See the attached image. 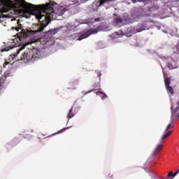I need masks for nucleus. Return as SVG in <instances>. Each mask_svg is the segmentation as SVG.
Listing matches in <instances>:
<instances>
[{
    "instance_id": "f257e3e1",
    "label": "nucleus",
    "mask_w": 179,
    "mask_h": 179,
    "mask_svg": "<svg viewBox=\"0 0 179 179\" xmlns=\"http://www.w3.org/2000/svg\"><path fill=\"white\" fill-rule=\"evenodd\" d=\"M68 1L69 2H72V3L59 6L55 1H50L45 4L34 5L35 6L34 10H31L25 9L24 10L27 12H37L38 9L42 12V13L36 15V19L39 21V24H34L32 25L33 30H24L22 29L20 22H18V27L16 28L17 31H19L17 34V38L10 39L7 44L1 48V51L3 52L21 46L17 50L15 54L10 55L8 57V59L13 61L20 54V51H23L26 48V45H29V44L31 45V47L27 48L20 57V59L24 64L34 62V61H38L41 58H45L47 57V52L45 51L47 45H52L55 43L52 36H55L62 27L50 29L45 31L41 38H37V34L44 31V29L48 26V21L54 19V16H62L71 8L79 6V5L87 2L89 0ZM111 1L114 0H95L92 3V9L94 12H96L100 6H103L104 3H108Z\"/></svg>"
},
{
    "instance_id": "f03ea898",
    "label": "nucleus",
    "mask_w": 179,
    "mask_h": 179,
    "mask_svg": "<svg viewBox=\"0 0 179 179\" xmlns=\"http://www.w3.org/2000/svg\"><path fill=\"white\" fill-rule=\"evenodd\" d=\"M8 6H11L12 8L21 10H25V9L27 10H34L35 6L26 2L24 0H15V2L12 0H0V23L2 22V19H16L17 17V14H16L15 10H12L7 14H3L6 13V8Z\"/></svg>"
},
{
    "instance_id": "7ed1b4c3",
    "label": "nucleus",
    "mask_w": 179,
    "mask_h": 179,
    "mask_svg": "<svg viewBox=\"0 0 179 179\" xmlns=\"http://www.w3.org/2000/svg\"><path fill=\"white\" fill-rule=\"evenodd\" d=\"M150 54H155L157 55L159 58L162 59V64L165 65L169 69H177L179 68L178 60H179V41L177 45L173 48V54H175L174 58L170 56H162L159 55L155 50H148Z\"/></svg>"
},
{
    "instance_id": "20e7f679",
    "label": "nucleus",
    "mask_w": 179,
    "mask_h": 179,
    "mask_svg": "<svg viewBox=\"0 0 179 179\" xmlns=\"http://www.w3.org/2000/svg\"><path fill=\"white\" fill-rule=\"evenodd\" d=\"M152 26L157 27V30H160L163 27V24L159 22H154L152 20H143L140 22L136 27H130L127 28V33L129 34H136V33H141L145 30H149Z\"/></svg>"
},
{
    "instance_id": "39448f33",
    "label": "nucleus",
    "mask_w": 179,
    "mask_h": 179,
    "mask_svg": "<svg viewBox=\"0 0 179 179\" xmlns=\"http://www.w3.org/2000/svg\"><path fill=\"white\" fill-rule=\"evenodd\" d=\"M110 30H111V28L108 27V25H101L98 27L97 29L90 28L80 35L78 38V40L81 41V40L87 38V37L90 36H92V34H96V33H99V31H110Z\"/></svg>"
},
{
    "instance_id": "423d86ee",
    "label": "nucleus",
    "mask_w": 179,
    "mask_h": 179,
    "mask_svg": "<svg viewBox=\"0 0 179 179\" xmlns=\"http://www.w3.org/2000/svg\"><path fill=\"white\" fill-rule=\"evenodd\" d=\"M93 21H90L89 20H78L76 19V21L74 22V23H69L66 25V27L67 29V30H73V31H75V29H76V27H78V26L80 25V24H89V23H92Z\"/></svg>"
},
{
    "instance_id": "0eeeda50",
    "label": "nucleus",
    "mask_w": 179,
    "mask_h": 179,
    "mask_svg": "<svg viewBox=\"0 0 179 179\" xmlns=\"http://www.w3.org/2000/svg\"><path fill=\"white\" fill-rule=\"evenodd\" d=\"M142 12L143 10L141 7H134L131 14L132 19H134L135 22H136L137 19H141Z\"/></svg>"
},
{
    "instance_id": "6e6552de",
    "label": "nucleus",
    "mask_w": 179,
    "mask_h": 179,
    "mask_svg": "<svg viewBox=\"0 0 179 179\" xmlns=\"http://www.w3.org/2000/svg\"><path fill=\"white\" fill-rule=\"evenodd\" d=\"M8 76H10V73L9 71L5 72V75H3L0 77V92L5 87V80H6V78Z\"/></svg>"
},
{
    "instance_id": "1a4fd4ad",
    "label": "nucleus",
    "mask_w": 179,
    "mask_h": 179,
    "mask_svg": "<svg viewBox=\"0 0 179 179\" xmlns=\"http://www.w3.org/2000/svg\"><path fill=\"white\" fill-rule=\"evenodd\" d=\"M113 25L115 26V27L119 29V27L124 26V20L121 18V17L114 18Z\"/></svg>"
},
{
    "instance_id": "9d476101",
    "label": "nucleus",
    "mask_w": 179,
    "mask_h": 179,
    "mask_svg": "<svg viewBox=\"0 0 179 179\" xmlns=\"http://www.w3.org/2000/svg\"><path fill=\"white\" fill-rule=\"evenodd\" d=\"M123 34H124V32L122 31H118L114 32V34H110V37H111V38L117 41V38H118V37H122Z\"/></svg>"
},
{
    "instance_id": "9b49d317",
    "label": "nucleus",
    "mask_w": 179,
    "mask_h": 179,
    "mask_svg": "<svg viewBox=\"0 0 179 179\" xmlns=\"http://www.w3.org/2000/svg\"><path fill=\"white\" fill-rule=\"evenodd\" d=\"M170 128H171V123H170L169 124H168V126L166 127L165 131H164V134L163 135V136L162 137V141H163V139H166V138H169V136H170L171 131H169V130L170 129Z\"/></svg>"
},
{
    "instance_id": "f8f14e48",
    "label": "nucleus",
    "mask_w": 179,
    "mask_h": 179,
    "mask_svg": "<svg viewBox=\"0 0 179 179\" xmlns=\"http://www.w3.org/2000/svg\"><path fill=\"white\" fill-rule=\"evenodd\" d=\"M122 20L124 24H131L135 22L134 18H131L128 15H124Z\"/></svg>"
},
{
    "instance_id": "ddd939ff",
    "label": "nucleus",
    "mask_w": 179,
    "mask_h": 179,
    "mask_svg": "<svg viewBox=\"0 0 179 179\" xmlns=\"http://www.w3.org/2000/svg\"><path fill=\"white\" fill-rule=\"evenodd\" d=\"M73 107L72 106L71 109L69 110V113L67 115V118H68L67 124L69 122V120H71V118H73V117L76 115V113L73 112Z\"/></svg>"
},
{
    "instance_id": "4468645a",
    "label": "nucleus",
    "mask_w": 179,
    "mask_h": 179,
    "mask_svg": "<svg viewBox=\"0 0 179 179\" xmlns=\"http://www.w3.org/2000/svg\"><path fill=\"white\" fill-rule=\"evenodd\" d=\"M96 94L97 96H99V97H101V99L102 100H105V99H107L108 96H107V94H106V93L101 92V91H98L97 92H96Z\"/></svg>"
},
{
    "instance_id": "2eb2a0df",
    "label": "nucleus",
    "mask_w": 179,
    "mask_h": 179,
    "mask_svg": "<svg viewBox=\"0 0 179 179\" xmlns=\"http://www.w3.org/2000/svg\"><path fill=\"white\" fill-rule=\"evenodd\" d=\"M173 108H174V106H173V105H171V124H174L177 120V118L174 119V112H173Z\"/></svg>"
},
{
    "instance_id": "dca6fc26",
    "label": "nucleus",
    "mask_w": 179,
    "mask_h": 179,
    "mask_svg": "<svg viewBox=\"0 0 179 179\" xmlns=\"http://www.w3.org/2000/svg\"><path fill=\"white\" fill-rule=\"evenodd\" d=\"M162 148H163V145L162 144L157 145L155 150L152 152V156H156L157 152H159Z\"/></svg>"
},
{
    "instance_id": "f3484780",
    "label": "nucleus",
    "mask_w": 179,
    "mask_h": 179,
    "mask_svg": "<svg viewBox=\"0 0 179 179\" xmlns=\"http://www.w3.org/2000/svg\"><path fill=\"white\" fill-rule=\"evenodd\" d=\"M165 87L170 86V78L164 77Z\"/></svg>"
},
{
    "instance_id": "a211bd4d",
    "label": "nucleus",
    "mask_w": 179,
    "mask_h": 179,
    "mask_svg": "<svg viewBox=\"0 0 179 179\" xmlns=\"http://www.w3.org/2000/svg\"><path fill=\"white\" fill-rule=\"evenodd\" d=\"M166 89L168 93H170L171 94H174V90H173V87L169 86V87H166Z\"/></svg>"
},
{
    "instance_id": "6ab92c4d",
    "label": "nucleus",
    "mask_w": 179,
    "mask_h": 179,
    "mask_svg": "<svg viewBox=\"0 0 179 179\" xmlns=\"http://www.w3.org/2000/svg\"><path fill=\"white\" fill-rule=\"evenodd\" d=\"M69 128H71V127H64L63 129H62L61 130H59L55 135H57V134H62V132H65V131H66V129H69Z\"/></svg>"
},
{
    "instance_id": "aec40b11",
    "label": "nucleus",
    "mask_w": 179,
    "mask_h": 179,
    "mask_svg": "<svg viewBox=\"0 0 179 179\" xmlns=\"http://www.w3.org/2000/svg\"><path fill=\"white\" fill-rule=\"evenodd\" d=\"M179 111V102H177V107L175 108L174 111L173 110V115L176 114V113H178Z\"/></svg>"
},
{
    "instance_id": "412c9836",
    "label": "nucleus",
    "mask_w": 179,
    "mask_h": 179,
    "mask_svg": "<svg viewBox=\"0 0 179 179\" xmlns=\"http://www.w3.org/2000/svg\"><path fill=\"white\" fill-rule=\"evenodd\" d=\"M173 176H174V173H173V171H170L169 173H168V176H167V177L169 178H174V177H173Z\"/></svg>"
},
{
    "instance_id": "4be33fe9",
    "label": "nucleus",
    "mask_w": 179,
    "mask_h": 179,
    "mask_svg": "<svg viewBox=\"0 0 179 179\" xmlns=\"http://www.w3.org/2000/svg\"><path fill=\"white\" fill-rule=\"evenodd\" d=\"M92 92H94V90H91L87 92H85L84 91L83 92V93H84L85 95L88 94V93H92Z\"/></svg>"
},
{
    "instance_id": "5701e85b",
    "label": "nucleus",
    "mask_w": 179,
    "mask_h": 179,
    "mask_svg": "<svg viewBox=\"0 0 179 179\" xmlns=\"http://www.w3.org/2000/svg\"><path fill=\"white\" fill-rule=\"evenodd\" d=\"M24 138H25V139H31V135L24 136Z\"/></svg>"
},
{
    "instance_id": "b1692460",
    "label": "nucleus",
    "mask_w": 179,
    "mask_h": 179,
    "mask_svg": "<svg viewBox=\"0 0 179 179\" xmlns=\"http://www.w3.org/2000/svg\"><path fill=\"white\" fill-rule=\"evenodd\" d=\"M74 85H79V80H75L73 82Z\"/></svg>"
},
{
    "instance_id": "393cba45",
    "label": "nucleus",
    "mask_w": 179,
    "mask_h": 179,
    "mask_svg": "<svg viewBox=\"0 0 179 179\" xmlns=\"http://www.w3.org/2000/svg\"><path fill=\"white\" fill-rule=\"evenodd\" d=\"M101 20V18H100V17L95 18V19L94 20V22H100Z\"/></svg>"
},
{
    "instance_id": "a878e982",
    "label": "nucleus",
    "mask_w": 179,
    "mask_h": 179,
    "mask_svg": "<svg viewBox=\"0 0 179 179\" xmlns=\"http://www.w3.org/2000/svg\"><path fill=\"white\" fill-rule=\"evenodd\" d=\"M178 173H179V170L173 173V177H176V176H177Z\"/></svg>"
},
{
    "instance_id": "bb28decb",
    "label": "nucleus",
    "mask_w": 179,
    "mask_h": 179,
    "mask_svg": "<svg viewBox=\"0 0 179 179\" xmlns=\"http://www.w3.org/2000/svg\"><path fill=\"white\" fill-rule=\"evenodd\" d=\"M96 73L98 74V78L101 76V74L100 72H99V71H96Z\"/></svg>"
},
{
    "instance_id": "cd10ccee",
    "label": "nucleus",
    "mask_w": 179,
    "mask_h": 179,
    "mask_svg": "<svg viewBox=\"0 0 179 179\" xmlns=\"http://www.w3.org/2000/svg\"><path fill=\"white\" fill-rule=\"evenodd\" d=\"M162 31H163V33H165L166 34H167V30H166V29H162Z\"/></svg>"
},
{
    "instance_id": "c85d7f7f",
    "label": "nucleus",
    "mask_w": 179,
    "mask_h": 179,
    "mask_svg": "<svg viewBox=\"0 0 179 179\" xmlns=\"http://www.w3.org/2000/svg\"><path fill=\"white\" fill-rule=\"evenodd\" d=\"M160 64V65H161V66H162V71H163V73H164V69H163V66H162V63H159Z\"/></svg>"
},
{
    "instance_id": "c756f323",
    "label": "nucleus",
    "mask_w": 179,
    "mask_h": 179,
    "mask_svg": "<svg viewBox=\"0 0 179 179\" xmlns=\"http://www.w3.org/2000/svg\"><path fill=\"white\" fill-rule=\"evenodd\" d=\"M160 179H172V178H161Z\"/></svg>"
},
{
    "instance_id": "7c9ffc66",
    "label": "nucleus",
    "mask_w": 179,
    "mask_h": 179,
    "mask_svg": "<svg viewBox=\"0 0 179 179\" xmlns=\"http://www.w3.org/2000/svg\"><path fill=\"white\" fill-rule=\"evenodd\" d=\"M8 64H9L8 62H5V64H6V65H8Z\"/></svg>"
},
{
    "instance_id": "2f4dec72",
    "label": "nucleus",
    "mask_w": 179,
    "mask_h": 179,
    "mask_svg": "<svg viewBox=\"0 0 179 179\" xmlns=\"http://www.w3.org/2000/svg\"><path fill=\"white\" fill-rule=\"evenodd\" d=\"M109 177H113V176H111V174H109V176H108Z\"/></svg>"
},
{
    "instance_id": "473e14b6",
    "label": "nucleus",
    "mask_w": 179,
    "mask_h": 179,
    "mask_svg": "<svg viewBox=\"0 0 179 179\" xmlns=\"http://www.w3.org/2000/svg\"><path fill=\"white\" fill-rule=\"evenodd\" d=\"M72 89H76V88L74 87V88H72Z\"/></svg>"
},
{
    "instance_id": "72a5a7b5",
    "label": "nucleus",
    "mask_w": 179,
    "mask_h": 179,
    "mask_svg": "<svg viewBox=\"0 0 179 179\" xmlns=\"http://www.w3.org/2000/svg\"><path fill=\"white\" fill-rule=\"evenodd\" d=\"M31 132H33V130H31Z\"/></svg>"
},
{
    "instance_id": "f704fd0d",
    "label": "nucleus",
    "mask_w": 179,
    "mask_h": 179,
    "mask_svg": "<svg viewBox=\"0 0 179 179\" xmlns=\"http://www.w3.org/2000/svg\"><path fill=\"white\" fill-rule=\"evenodd\" d=\"M178 102H179V101H178Z\"/></svg>"
}]
</instances>
